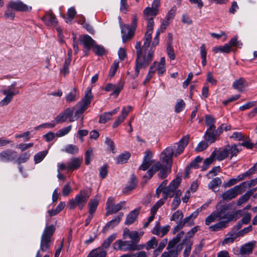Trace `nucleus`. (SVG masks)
Returning a JSON list of instances; mask_svg holds the SVG:
<instances>
[{
	"label": "nucleus",
	"instance_id": "6",
	"mask_svg": "<svg viewBox=\"0 0 257 257\" xmlns=\"http://www.w3.org/2000/svg\"><path fill=\"white\" fill-rule=\"evenodd\" d=\"M137 23L138 18L136 14L133 15L131 26L126 24L122 25L120 22L122 39L123 42H126L133 37L137 27Z\"/></svg>",
	"mask_w": 257,
	"mask_h": 257
},
{
	"label": "nucleus",
	"instance_id": "44",
	"mask_svg": "<svg viewBox=\"0 0 257 257\" xmlns=\"http://www.w3.org/2000/svg\"><path fill=\"white\" fill-rule=\"evenodd\" d=\"M184 234V232L183 231L178 233L175 238H174L172 240L169 241L168 243V247L170 248V247H175L176 244L180 241L181 239L183 237Z\"/></svg>",
	"mask_w": 257,
	"mask_h": 257
},
{
	"label": "nucleus",
	"instance_id": "46",
	"mask_svg": "<svg viewBox=\"0 0 257 257\" xmlns=\"http://www.w3.org/2000/svg\"><path fill=\"white\" fill-rule=\"evenodd\" d=\"M145 20L147 21V31L145 35L152 36L154 26V20L153 18H147Z\"/></svg>",
	"mask_w": 257,
	"mask_h": 257
},
{
	"label": "nucleus",
	"instance_id": "27",
	"mask_svg": "<svg viewBox=\"0 0 257 257\" xmlns=\"http://www.w3.org/2000/svg\"><path fill=\"white\" fill-rule=\"evenodd\" d=\"M100 197L96 196L94 198L91 199L88 203L89 213L94 214L99 204Z\"/></svg>",
	"mask_w": 257,
	"mask_h": 257
},
{
	"label": "nucleus",
	"instance_id": "9",
	"mask_svg": "<svg viewBox=\"0 0 257 257\" xmlns=\"http://www.w3.org/2000/svg\"><path fill=\"white\" fill-rule=\"evenodd\" d=\"M73 111L74 108H67L55 118L54 121L56 123H62L66 121L68 118L70 122L74 121L76 120L73 115Z\"/></svg>",
	"mask_w": 257,
	"mask_h": 257
},
{
	"label": "nucleus",
	"instance_id": "14",
	"mask_svg": "<svg viewBox=\"0 0 257 257\" xmlns=\"http://www.w3.org/2000/svg\"><path fill=\"white\" fill-rule=\"evenodd\" d=\"M133 109V107L131 105L124 106L121 111L120 114L117 117L116 120L114 122L112 125L113 128L117 127L123 121L124 119L126 117L129 112Z\"/></svg>",
	"mask_w": 257,
	"mask_h": 257
},
{
	"label": "nucleus",
	"instance_id": "60",
	"mask_svg": "<svg viewBox=\"0 0 257 257\" xmlns=\"http://www.w3.org/2000/svg\"><path fill=\"white\" fill-rule=\"evenodd\" d=\"M72 125H69L67 127L62 128V129L59 130L56 134V135L58 137H63L66 135H67L71 130Z\"/></svg>",
	"mask_w": 257,
	"mask_h": 257
},
{
	"label": "nucleus",
	"instance_id": "33",
	"mask_svg": "<svg viewBox=\"0 0 257 257\" xmlns=\"http://www.w3.org/2000/svg\"><path fill=\"white\" fill-rule=\"evenodd\" d=\"M226 146L228 150V155H230V159L236 156L238 153L241 150V148H239L238 146L236 145H227Z\"/></svg>",
	"mask_w": 257,
	"mask_h": 257
},
{
	"label": "nucleus",
	"instance_id": "64",
	"mask_svg": "<svg viewBox=\"0 0 257 257\" xmlns=\"http://www.w3.org/2000/svg\"><path fill=\"white\" fill-rule=\"evenodd\" d=\"M217 213L215 211L213 212L205 219V224L209 225L210 223L214 222L217 218H218Z\"/></svg>",
	"mask_w": 257,
	"mask_h": 257
},
{
	"label": "nucleus",
	"instance_id": "48",
	"mask_svg": "<svg viewBox=\"0 0 257 257\" xmlns=\"http://www.w3.org/2000/svg\"><path fill=\"white\" fill-rule=\"evenodd\" d=\"M165 198H161L158 200L152 207L151 214H156L159 208H160L165 203Z\"/></svg>",
	"mask_w": 257,
	"mask_h": 257
},
{
	"label": "nucleus",
	"instance_id": "58",
	"mask_svg": "<svg viewBox=\"0 0 257 257\" xmlns=\"http://www.w3.org/2000/svg\"><path fill=\"white\" fill-rule=\"evenodd\" d=\"M92 49L95 54L98 56H102L105 53V50L103 47L95 44L92 47Z\"/></svg>",
	"mask_w": 257,
	"mask_h": 257
},
{
	"label": "nucleus",
	"instance_id": "40",
	"mask_svg": "<svg viewBox=\"0 0 257 257\" xmlns=\"http://www.w3.org/2000/svg\"><path fill=\"white\" fill-rule=\"evenodd\" d=\"M216 158L218 161H222L229 156L226 146H225L222 150L218 151L217 152H216Z\"/></svg>",
	"mask_w": 257,
	"mask_h": 257
},
{
	"label": "nucleus",
	"instance_id": "10",
	"mask_svg": "<svg viewBox=\"0 0 257 257\" xmlns=\"http://www.w3.org/2000/svg\"><path fill=\"white\" fill-rule=\"evenodd\" d=\"M181 178L177 177L173 180L168 186H167L163 191L165 196L164 198L166 199L167 197H172L174 194V192L178 187L181 182Z\"/></svg>",
	"mask_w": 257,
	"mask_h": 257
},
{
	"label": "nucleus",
	"instance_id": "49",
	"mask_svg": "<svg viewBox=\"0 0 257 257\" xmlns=\"http://www.w3.org/2000/svg\"><path fill=\"white\" fill-rule=\"evenodd\" d=\"M47 154V151H43L35 154V155L34 157V160L35 163L38 164L42 161V160L44 159V158L46 157Z\"/></svg>",
	"mask_w": 257,
	"mask_h": 257
},
{
	"label": "nucleus",
	"instance_id": "26",
	"mask_svg": "<svg viewBox=\"0 0 257 257\" xmlns=\"http://www.w3.org/2000/svg\"><path fill=\"white\" fill-rule=\"evenodd\" d=\"M159 9L153 7H147L143 12L144 19H154L158 14Z\"/></svg>",
	"mask_w": 257,
	"mask_h": 257
},
{
	"label": "nucleus",
	"instance_id": "18",
	"mask_svg": "<svg viewBox=\"0 0 257 257\" xmlns=\"http://www.w3.org/2000/svg\"><path fill=\"white\" fill-rule=\"evenodd\" d=\"M152 158V154L151 152L149 150L146 151L143 163L140 166L139 169L143 171L147 170L153 162V161L151 160Z\"/></svg>",
	"mask_w": 257,
	"mask_h": 257
},
{
	"label": "nucleus",
	"instance_id": "3",
	"mask_svg": "<svg viewBox=\"0 0 257 257\" xmlns=\"http://www.w3.org/2000/svg\"><path fill=\"white\" fill-rule=\"evenodd\" d=\"M91 195V191L88 189L80 190L74 199L70 200L68 203V206L70 209H74L78 207L80 210H82L86 205V203Z\"/></svg>",
	"mask_w": 257,
	"mask_h": 257
},
{
	"label": "nucleus",
	"instance_id": "8",
	"mask_svg": "<svg viewBox=\"0 0 257 257\" xmlns=\"http://www.w3.org/2000/svg\"><path fill=\"white\" fill-rule=\"evenodd\" d=\"M113 247L115 250L122 251L139 250L144 248V245L136 244L131 243L129 241H123L122 240H116L113 244Z\"/></svg>",
	"mask_w": 257,
	"mask_h": 257
},
{
	"label": "nucleus",
	"instance_id": "47",
	"mask_svg": "<svg viewBox=\"0 0 257 257\" xmlns=\"http://www.w3.org/2000/svg\"><path fill=\"white\" fill-rule=\"evenodd\" d=\"M145 20L147 21V31L145 35L152 36L154 26V20L153 18H147Z\"/></svg>",
	"mask_w": 257,
	"mask_h": 257
},
{
	"label": "nucleus",
	"instance_id": "4",
	"mask_svg": "<svg viewBox=\"0 0 257 257\" xmlns=\"http://www.w3.org/2000/svg\"><path fill=\"white\" fill-rule=\"evenodd\" d=\"M230 204L220 205L217 204L215 212L217 213L219 219H225L227 223L229 221H235L237 219V212H230Z\"/></svg>",
	"mask_w": 257,
	"mask_h": 257
},
{
	"label": "nucleus",
	"instance_id": "54",
	"mask_svg": "<svg viewBox=\"0 0 257 257\" xmlns=\"http://www.w3.org/2000/svg\"><path fill=\"white\" fill-rule=\"evenodd\" d=\"M206 55L207 50L206 46L204 44H203L200 47V55L202 59V64L203 66L206 65Z\"/></svg>",
	"mask_w": 257,
	"mask_h": 257
},
{
	"label": "nucleus",
	"instance_id": "2",
	"mask_svg": "<svg viewBox=\"0 0 257 257\" xmlns=\"http://www.w3.org/2000/svg\"><path fill=\"white\" fill-rule=\"evenodd\" d=\"M55 230L54 225H46L41 235L40 249L38 250L36 257H42L43 253L50 251Z\"/></svg>",
	"mask_w": 257,
	"mask_h": 257
},
{
	"label": "nucleus",
	"instance_id": "21",
	"mask_svg": "<svg viewBox=\"0 0 257 257\" xmlns=\"http://www.w3.org/2000/svg\"><path fill=\"white\" fill-rule=\"evenodd\" d=\"M42 19L47 26H55L57 24V19L52 13H47Z\"/></svg>",
	"mask_w": 257,
	"mask_h": 257
},
{
	"label": "nucleus",
	"instance_id": "29",
	"mask_svg": "<svg viewBox=\"0 0 257 257\" xmlns=\"http://www.w3.org/2000/svg\"><path fill=\"white\" fill-rule=\"evenodd\" d=\"M79 97V93L76 88H74L65 96V100L67 103H71L76 101Z\"/></svg>",
	"mask_w": 257,
	"mask_h": 257
},
{
	"label": "nucleus",
	"instance_id": "61",
	"mask_svg": "<svg viewBox=\"0 0 257 257\" xmlns=\"http://www.w3.org/2000/svg\"><path fill=\"white\" fill-rule=\"evenodd\" d=\"M76 14V12L74 8L72 7L69 8L67 11V16L68 18L65 20L66 22L67 23L70 22L74 19Z\"/></svg>",
	"mask_w": 257,
	"mask_h": 257
},
{
	"label": "nucleus",
	"instance_id": "52",
	"mask_svg": "<svg viewBox=\"0 0 257 257\" xmlns=\"http://www.w3.org/2000/svg\"><path fill=\"white\" fill-rule=\"evenodd\" d=\"M158 244V241L156 237H153L151 239L147 242L146 244H142L146 247L147 250H149L151 249L155 248Z\"/></svg>",
	"mask_w": 257,
	"mask_h": 257
},
{
	"label": "nucleus",
	"instance_id": "63",
	"mask_svg": "<svg viewBox=\"0 0 257 257\" xmlns=\"http://www.w3.org/2000/svg\"><path fill=\"white\" fill-rule=\"evenodd\" d=\"M13 9L12 7H10L9 6V4H8L7 10L6 11L5 16L7 19H10L11 20H13L14 19L15 14Z\"/></svg>",
	"mask_w": 257,
	"mask_h": 257
},
{
	"label": "nucleus",
	"instance_id": "50",
	"mask_svg": "<svg viewBox=\"0 0 257 257\" xmlns=\"http://www.w3.org/2000/svg\"><path fill=\"white\" fill-rule=\"evenodd\" d=\"M31 154L28 152H25L21 154L16 162L18 164H21L26 162L30 158Z\"/></svg>",
	"mask_w": 257,
	"mask_h": 257
},
{
	"label": "nucleus",
	"instance_id": "25",
	"mask_svg": "<svg viewBox=\"0 0 257 257\" xmlns=\"http://www.w3.org/2000/svg\"><path fill=\"white\" fill-rule=\"evenodd\" d=\"M216 151H213L209 157L206 158L203 162V164L201 167V171H206L213 162L216 159Z\"/></svg>",
	"mask_w": 257,
	"mask_h": 257
},
{
	"label": "nucleus",
	"instance_id": "1",
	"mask_svg": "<svg viewBox=\"0 0 257 257\" xmlns=\"http://www.w3.org/2000/svg\"><path fill=\"white\" fill-rule=\"evenodd\" d=\"M137 51V59L136 60L135 73L136 77L139 75L140 70L147 67L153 60L154 55V50L150 49L147 55H144L141 42H137L135 45Z\"/></svg>",
	"mask_w": 257,
	"mask_h": 257
},
{
	"label": "nucleus",
	"instance_id": "42",
	"mask_svg": "<svg viewBox=\"0 0 257 257\" xmlns=\"http://www.w3.org/2000/svg\"><path fill=\"white\" fill-rule=\"evenodd\" d=\"M205 124L208 126V129L215 130L216 127L214 125L215 119L211 115H207L205 116Z\"/></svg>",
	"mask_w": 257,
	"mask_h": 257
},
{
	"label": "nucleus",
	"instance_id": "39",
	"mask_svg": "<svg viewBox=\"0 0 257 257\" xmlns=\"http://www.w3.org/2000/svg\"><path fill=\"white\" fill-rule=\"evenodd\" d=\"M101 247L93 249L90 252L92 257H105L107 252Z\"/></svg>",
	"mask_w": 257,
	"mask_h": 257
},
{
	"label": "nucleus",
	"instance_id": "31",
	"mask_svg": "<svg viewBox=\"0 0 257 257\" xmlns=\"http://www.w3.org/2000/svg\"><path fill=\"white\" fill-rule=\"evenodd\" d=\"M246 86V81L243 78H240L239 79L235 80L232 84L233 88L239 91H242Z\"/></svg>",
	"mask_w": 257,
	"mask_h": 257
},
{
	"label": "nucleus",
	"instance_id": "23",
	"mask_svg": "<svg viewBox=\"0 0 257 257\" xmlns=\"http://www.w3.org/2000/svg\"><path fill=\"white\" fill-rule=\"evenodd\" d=\"M160 167H161V163L160 162H158L153 165L147 172L149 177H147L146 175L143 177L145 183L147 182V179L151 178L156 172L159 171Z\"/></svg>",
	"mask_w": 257,
	"mask_h": 257
},
{
	"label": "nucleus",
	"instance_id": "51",
	"mask_svg": "<svg viewBox=\"0 0 257 257\" xmlns=\"http://www.w3.org/2000/svg\"><path fill=\"white\" fill-rule=\"evenodd\" d=\"M78 148L77 146L70 144L67 145L64 150V151L68 154L72 155L76 154L78 152Z\"/></svg>",
	"mask_w": 257,
	"mask_h": 257
},
{
	"label": "nucleus",
	"instance_id": "57",
	"mask_svg": "<svg viewBox=\"0 0 257 257\" xmlns=\"http://www.w3.org/2000/svg\"><path fill=\"white\" fill-rule=\"evenodd\" d=\"M221 183L222 181L220 178H215L208 184V187L209 189L214 190L215 188L219 186Z\"/></svg>",
	"mask_w": 257,
	"mask_h": 257
},
{
	"label": "nucleus",
	"instance_id": "43",
	"mask_svg": "<svg viewBox=\"0 0 257 257\" xmlns=\"http://www.w3.org/2000/svg\"><path fill=\"white\" fill-rule=\"evenodd\" d=\"M131 157V155L128 152H125L122 153L116 158V163L117 164H124L126 163Z\"/></svg>",
	"mask_w": 257,
	"mask_h": 257
},
{
	"label": "nucleus",
	"instance_id": "17",
	"mask_svg": "<svg viewBox=\"0 0 257 257\" xmlns=\"http://www.w3.org/2000/svg\"><path fill=\"white\" fill-rule=\"evenodd\" d=\"M82 158L73 157L67 162V171H73L77 170L82 163Z\"/></svg>",
	"mask_w": 257,
	"mask_h": 257
},
{
	"label": "nucleus",
	"instance_id": "13",
	"mask_svg": "<svg viewBox=\"0 0 257 257\" xmlns=\"http://www.w3.org/2000/svg\"><path fill=\"white\" fill-rule=\"evenodd\" d=\"M141 234H139L137 231H130L129 229L125 228L123 232V237L124 239L129 238L131 243L137 244L139 242Z\"/></svg>",
	"mask_w": 257,
	"mask_h": 257
},
{
	"label": "nucleus",
	"instance_id": "5",
	"mask_svg": "<svg viewBox=\"0 0 257 257\" xmlns=\"http://www.w3.org/2000/svg\"><path fill=\"white\" fill-rule=\"evenodd\" d=\"M92 97L91 90H88L85 92V96L81 101L76 103L75 108H73L74 110L75 109L74 115L75 120H77L87 109L91 102Z\"/></svg>",
	"mask_w": 257,
	"mask_h": 257
},
{
	"label": "nucleus",
	"instance_id": "59",
	"mask_svg": "<svg viewBox=\"0 0 257 257\" xmlns=\"http://www.w3.org/2000/svg\"><path fill=\"white\" fill-rule=\"evenodd\" d=\"M257 183V179L251 180L249 181H245L241 183L239 185L240 186V188L244 191V188L248 187H251L254 186Z\"/></svg>",
	"mask_w": 257,
	"mask_h": 257
},
{
	"label": "nucleus",
	"instance_id": "34",
	"mask_svg": "<svg viewBox=\"0 0 257 257\" xmlns=\"http://www.w3.org/2000/svg\"><path fill=\"white\" fill-rule=\"evenodd\" d=\"M167 249L168 251L164 252L161 255V257H178L179 250L174 247H168L167 246Z\"/></svg>",
	"mask_w": 257,
	"mask_h": 257
},
{
	"label": "nucleus",
	"instance_id": "32",
	"mask_svg": "<svg viewBox=\"0 0 257 257\" xmlns=\"http://www.w3.org/2000/svg\"><path fill=\"white\" fill-rule=\"evenodd\" d=\"M239 236V234L237 232H229L227 233L222 242V244L224 245L233 242L234 240Z\"/></svg>",
	"mask_w": 257,
	"mask_h": 257
},
{
	"label": "nucleus",
	"instance_id": "11",
	"mask_svg": "<svg viewBox=\"0 0 257 257\" xmlns=\"http://www.w3.org/2000/svg\"><path fill=\"white\" fill-rule=\"evenodd\" d=\"M243 192V190L240 188V186L236 185L223 193L222 198L225 200H229L234 198L237 195L241 194Z\"/></svg>",
	"mask_w": 257,
	"mask_h": 257
},
{
	"label": "nucleus",
	"instance_id": "36",
	"mask_svg": "<svg viewBox=\"0 0 257 257\" xmlns=\"http://www.w3.org/2000/svg\"><path fill=\"white\" fill-rule=\"evenodd\" d=\"M227 226L226 221H221L216 224L210 226L209 228V230L213 231H218L223 228H225Z\"/></svg>",
	"mask_w": 257,
	"mask_h": 257
},
{
	"label": "nucleus",
	"instance_id": "7",
	"mask_svg": "<svg viewBox=\"0 0 257 257\" xmlns=\"http://www.w3.org/2000/svg\"><path fill=\"white\" fill-rule=\"evenodd\" d=\"M16 83L8 86L1 90V92L5 95V97L0 101V106H4L9 104L12 100L14 96L19 93V91L16 89Z\"/></svg>",
	"mask_w": 257,
	"mask_h": 257
},
{
	"label": "nucleus",
	"instance_id": "38",
	"mask_svg": "<svg viewBox=\"0 0 257 257\" xmlns=\"http://www.w3.org/2000/svg\"><path fill=\"white\" fill-rule=\"evenodd\" d=\"M212 51L215 53L221 52L222 53L228 54L230 52V50L229 49V46L227 45L226 44H225L223 46H219L213 47Z\"/></svg>",
	"mask_w": 257,
	"mask_h": 257
},
{
	"label": "nucleus",
	"instance_id": "53",
	"mask_svg": "<svg viewBox=\"0 0 257 257\" xmlns=\"http://www.w3.org/2000/svg\"><path fill=\"white\" fill-rule=\"evenodd\" d=\"M202 161V158L199 156H197L194 160H193L191 163L187 166L186 170L188 171L191 168H197L199 164Z\"/></svg>",
	"mask_w": 257,
	"mask_h": 257
},
{
	"label": "nucleus",
	"instance_id": "35",
	"mask_svg": "<svg viewBox=\"0 0 257 257\" xmlns=\"http://www.w3.org/2000/svg\"><path fill=\"white\" fill-rule=\"evenodd\" d=\"M171 166L163 165L161 164V167H160L159 171V177L161 179L167 177L168 174L171 172Z\"/></svg>",
	"mask_w": 257,
	"mask_h": 257
},
{
	"label": "nucleus",
	"instance_id": "15",
	"mask_svg": "<svg viewBox=\"0 0 257 257\" xmlns=\"http://www.w3.org/2000/svg\"><path fill=\"white\" fill-rule=\"evenodd\" d=\"M9 6L12 9L17 11L29 12L31 10L32 7L25 4L21 1H11L9 3Z\"/></svg>",
	"mask_w": 257,
	"mask_h": 257
},
{
	"label": "nucleus",
	"instance_id": "24",
	"mask_svg": "<svg viewBox=\"0 0 257 257\" xmlns=\"http://www.w3.org/2000/svg\"><path fill=\"white\" fill-rule=\"evenodd\" d=\"M140 210V208H138L130 212L126 216L125 224L126 225H130L133 223L136 220Z\"/></svg>",
	"mask_w": 257,
	"mask_h": 257
},
{
	"label": "nucleus",
	"instance_id": "45",
	"mask_svg": "<svg viewBox=\"0 0 257 257\" xmlns=\"http://www.w3.org/2000/svg\"><path fill=\"white\" fill-rule=\"evenodd\" d=\"M116 234L115 233L109 235L106 239H105L102 244V248L104 249L107 248L112 242L116 238Z\"/></svg>",
	"mask_w": 257,
	"mask_h": 257
},
{
	"label": "nucleus",
	"instance_id": "12",
	"mask_svg": "<svg viewBox=\"0 0 257 257\" xmlns=\"http://www.w3.org/2000/svg\"><path fill=\"white\" fill-rule=\"evenodd\" d=\"M173 154L174 150L172 147H168L161 153L160 160L163 163H166L168 166H171Z\"/></svg>",
	"mask_w": 257,
	"mask_h": 257
},
{
	"label": "nucleus",
	"instance_id": "55",
	"mask_svg": "<svg viewBox=\"0 0 257 257\" xmlns=\"http://www.w3.org/2000/svg\"><path fill=\"white\" fill-rule=\"evenodd\" d=\"M138 181L137 177L134 175H132L131 178L130 184L125 188L126 191H131L134 189L137 185Z\"/></svg>",
	"mask_w": 257,
	"mask_h": 257
},
{
	"label": "nucleus",
	"instance_id": "28",
	"mask_svg": "<svg viewBox=\"0 0 257 257\" xmlns=\"http://www.w3.org/2000/svg\"><path fill=\"white\" fill-rule=\"evenodd\" d=\"M125 203L126 202L125 201H122L116 205L114 204H113L112 206H111V207H109V208L106 211V215H108L116 213L122 209Z\"/></svg>",
	"mask_w": 257,
	"mask_h": 257
},
{
	"label": "nucleus",
	"instance_id": "20",
	"mask_svg": "<svg viewBox=\"0 0 257 257\" xmlns=\"http://www.w3.org/2000/svg\"><path fill=\"white\" fill-rule=\"evenodd\" d=\"M123 216V214L122 212H119L117 215L113 219L108 222L105 225L103 228L104 231H107L109 228H113L114 227L116 226L119 222L120 221Z\"/></svg>",
	"mask_w": 257,
	"mask_h": 257
},
{
	"label": "nucleus",
	"instance_id": "22",
	"mask_svg": "<svg viewBox=\"0 0 257 257\" xmlns=\"http://www.w3.org/2000/svg\"><path fill=\"white\" fill-rule=\"evenodd\" d=\"M255 242H247L242 245L240 249V253L242 255H248L251 253L254 247Z\"/></svg>",
	"mask_w": 257,
	"mask_h": 257
},
{
	"label": "nucleus",
	"instance_id": "41",
	"mask_svg": "<svg viewBox=\"0 0 257 257\" xmlns=\"http://www.w3.org/2000/svg\"><path fill=\"white\" fill-rule=\"evenodd\" d=\"M217 136H215L214 130L207 129L205 135V139L211 143L215 142Z\"/></svg>",
	"mask_w": 257,
	"mask_h": 257
},
{
	"label": "nucleus",
	"instance_id": "19",
	"mask_svg": "<svg viewBox=\"0 0 257 257\" xmlns=\"http://www.w3.org/2000/svg\"><path fill=\"white\" fill-rule=\"evenodd\" d=\"M81 42L84 45L85 48L90 49L95 44V41L88 35H83L80 36Z\"/></svg>",
	"mask_w": 257,
	"mask_h": 257
},
{
	"label": "nucleus",
	"instance_id": "37",
	"mask_svg": "<svg viewBox=\"0 0 257 257\" xmlns=\"http://www.w3.org/2000/svg\"><path fill=\"white\" fill-rule=\"evenodd\" d=\"M152 40V36L145 35L144 37V42L142 46L143 50L144 53V55H146V56L147 55V53L149 50V48L150 46L151 41Z\"/></svg>",
	"mask_w": 257,
	"mask_h": 257
},
{
	"label": "nucleus",
	"instance_id": "30",
	"mask_svg": "<svg viewBox=\"0 0 257 257\" xmlns=\"http://www.w3.org/2000/svg\"><path fill=\"white\" fill-rule=\"evenodd\" d=\"M166 61L164 57H162L160 59L159 62H155L154 63V65L156 66L157 70L158 71V73L159 75H161L164 74V73L166 71V66H165Z\"/></svg>",
	"mask_w": 257,
	"mask_h": 257
},
{
	"label": "nucleus",
	"instance_id": "62",
	"mask_svg": "<svg viewBox=\"0 0 257 257\" xmlns=\"http://www.w3.org/2000/svg\"><path fill=\"white\" fill-rule=\"evenodd\" d=\"M183 217V214L182 211L178 210L174 212L171 217V220L175 221L176 222L181 220Z\"/></svg>",
	"mask_w": 257,
	"mask_h": 257
},
{
	"label": "nucleus",
	"instance_id": "16",
	"mask_svg": "<svg viewBox=\"0 0 257 257\" xmlns=\"http://www.w3.org/2000/svg\"><path fill=\"white\" fill-rule=\"evenodd\" d=\"M17 158L16 152L10 150H7L0 153V161L4 162H12Z\"/></svg>",
	"mask_w": 257,
	"mask_h": 257
},
{
	"label": "nucleus",
	"instance_id": "56",
	"mask_svg": "<svg viewBox=\"0 0 257 257\" xmlns=\"http://www.w3.org/2000/svg\"><path fill=\"white\" fill-rule=\"evenodd\" d=\"M185 103L181 99H178L175 106V111L179 113L183 110L185 107Z\"/></svg>",
	"mask_w": 257,
	"mask_h": 257
}]
</instances>
